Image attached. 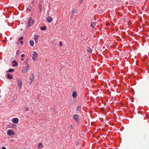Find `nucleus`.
Segmentation results:
<instances>
[{
    "instance_id": "f257e3e1",
    "label": "nucleus",
    "mask_w": 149,
    "mask_h": 149,
    "mask_svg": "<svg viewBox=\"0 0 149 149\" xmlns=\"http://www.w3.org/2000/svg\"><path fill=\"white\" fill-rule=\"evenodd\" d=\"M38 56V55L36 52L34 51L32 53V58L33 60L36 61Z\"/></svg>"
},
{
    "instance_id": "f03ea898",
    "label": "nucleus",
    "mask_w": 149,
    "mask_h": 149,
    "mask_svg": "<svg viewBox=\"0 0 149 149\" xmlns=\"http://www.w3.org/2000/svg\"><path fill=\"white\" fill-rule=\"evenodd\" d=\"M33 22L34 20L32 19V18L31 17L29 18L27 23V27H29L31 26V24H33Z\"/></svg>"
},
{
    "instance_id": "7ed1b4c3",
    "label": "nucleus",
    "mask_w": 149,
    "mask_h": 149,
    "mask_svg": "<svg viewBox=\"0 0 149 149\" xmlns=\"http://www.w3.org/2000/svg\"><path fill=\"white\" fill-rule=\"evenodd\" d=\"M17 82L18 88L19 89H20L22 86V83L21 79H17Z\"/></svg>"
},
{
    "instance_id": "20e7f679",
    "label": "nucleus",
    "mask_w": 149,
    "mask_h": 149,
    "mask_svg": "<svg viewBox=\"0 0 149 149\" xmlns=\"http://www.w3.org/2000/svg\"><path fill=\"white\" fill-rule=\"evenodd\" d=\"M34 79V75L33 74H31L29 77V79L30 81L29 83L30 84H31Z\"/></svg>"
},
{
    "instance_id": "39448f33",
    "label": "nucleus",
    "mask_w": 149,
    "mask_h": 149,
    "mask_svg": "<svg viewBox=\"0 0 149 149\" xmlns=\"http://www.w3.org/2000/svg\"><path fill=\"white\" fill-rule=\"evenodd\" d=\"M7 134L8 136H10L12 135H14L15 134V133L14 131L13 130H8Z\"/></svg>"
},
{
    "instance_id": "423d86ee",
    "label": "nucleus",
    "mask_w": 149,
    "mask_h": 149,
    "mask_svg": "<svg viewBox=\"0 0 149 149\" xmlns=\"http://www.w3.org/2000/svg\"><path fill=\"white\" fill-rule=\"evenodd\" d=\"M40 36L38 35H35L34 36V39L35 41V43L36 44L38 42V38Z\"/></svg>"
},
{
    "instance_id": "0eeeda50",
    "label": "nucleus",
    "mask_w": 149,
    "mask_h": 149,
    "mask_svg": "<svg viewBox=\"0 0 149 149\" xmlns=\"http://www.w3.org/2000/svg\"><path fill=\"white\" fill-rule=\"evenodd\" d=\"M73 118L77 122H78L79 117L78 115L77 114L74 115L73 116Z\"/></svg>"
},
{
    "instance_id": "6e6552de",
    "label": "nucleus",
    "mask_w": 149,
    "mask_h": 149,
    "mask_svg": "<svg viewBox=\"0 0 149 149\" xmlns=\"http://www.w3.org/2000/svg\"><path fill=\"white\" fill-rule=\"evenodd\" d=\"M12 121L14 123H17L19 122V119L16 118H14L12 119Z\"/></svg>"
},
{
    "instance_id": "1a4fd4ad",
    "label": "nucleus",
    "mask_w": 149,
    "mask_h": 149,
    "mask_svg": "<svg viewBox=\"0 0 149 149\" xmlns=\"http://www.w3.org/2000/svg\"><path fill=\"white\" fill-rule=\"evenodd\" d=\"M46 20L48 23H51L52 21V19L51 17L48 16L46 18Z\"/></svg>"
},
{
    "instance_id": "9d476101",
    "label": "nucleus",
    "mask_w": 149,
    "mask_h": 149,
    "mask_svg": "<svg viewBox=\"0 0 149 149\" xmlns=\"http://www.w3.org/2000/svg\"><path fill=\"white\" fill-rule=\"evenodd\" d=\"M29 67L27 66L25 67L22 71V72L25 73L29 69Z\"/></svg>"
},
{
    "instance_id": "9b49d317",
    "label": "nucleus",
    "mask_w": 149,
    "mask_h": 149,
    "mask_svg": "<svg viewBox=\"0 0 149 149\" xmlns=\"http://www.w3.org/2000/svg\"><path fill=\"white\" fill-rule=\"evenodd\" d=\"M12 63H14L13 65V66L14 67L17 66L18 65V63L15 61L13 60L12 61Z\"/></svg>"
},
{
    "instance_id": "f8f14e48",
    "label": "nucleus",
    "mask_w": 149,
    "mask_h": 149,
    "mask_svg": "<svg viewBox=\"0 0 149 149\" xmlns=\"http://www.w3.org/2000/svg\"><path fill=\"white\" fill-rule=\"evenodd\" d=\"M72 96L73 98H76L77 96V92L75 91L74 92L72 93Z\"/></svg>"
},
{
    "instance_id": "ddd939ff",
    "label": "nucleus",
    "mask_w": 149,
    "mask_h": 149,
    "mask_svg": "<svg viewBox=\"0 0 149 149\" xmlns=\"http://www.w3.org/2000/svg\"><path fill=\"white\" fill-rule=\"evenodd\" d=\"M87 51L88 52L91 53L92 52V50L90 48L88 47L87 48Z\"/></svg>"
},
{
    "instance_id": "4468645a",
    "label": "nucleus",
    "mask_w": 149,
    "mask_h": 149,
    "mask_svg": "<svg viewBox=\"0 0 149 149\" xmlns=\"http://www.w3.org/2000/svg\"><path fill=\"white\" fill-rule=\"evenodd\" d=\"M41 6H42V2H40L39 3V9L40 12H41Z\"/></svg>"
},
{
    "instance_id": "2eb2a0df",
    "label": "nucleus",
    "mask_w": 149,
    "mask_h": 149,
    "mask_svg": "<svg viewBox=\"0 0 149 149\" xmlns=\"http://www.w3.org/2000/svg\"><path fill=\"white\" fill-rule=\"evenodd\" d=\"M30 42V45L32 46H33L34 44V42L33 40H30L29 42Z\"/></svg>"
},
{
    "instance_id": "dca6fc26",
    "label": "nucleus",
    "mask_w": 149,
    "mask_h": 149,
    "mask_svg": "<svg viewBox=\"0 0 149 149\" xmlns=\"http://www.w3.org/2000/svg\"><path fill=\"white\" fill-rule=\"evenodd\" d=\"M7 78L10 79H13V77L12 76L9 74H8L7 75Z\"/></svg>"
},
{
    "instance_id": "f3484780",
    "label": "nucleus",
    "mask_w": 149,
    "mask_h": 149,
    "mask_svg": "<svg viewBox=\"0 0 149 149\" xmlns=\"http://www.w3.org/2000/svg\"><path fill=\"white\" fill-rule=\"evenodd\" d=\"M95 25L96 24L95 22H93L91 23V26L93 28H94L95 27Z\"/></svg>"
},
{
    "instance_id": "a211bd4d",
    "label": "nucleus",
    "mask_w": 149,
    "mask_h": 149,
    "mask_svg": "<svg viewBox=\"0 0 149 149\" xmlns=\"http://www.w3.org/2000/svg\"><path fill=\"white\" fill-rule=\"evenodd\" d=\"M43 146L42 145V143H40L39 144L38 146V148L39 149L42 148L43 147Z\"/></svg>"
},
{
    "instance_id": "6ab92c4d",
    "label": "nucleus",
    "mask_w": 149,
    "mask_h": 149,
    "mask_svg": "<svg viewBox=\"0 0 149 149\" xmlns=\"http://www.w3.org/2000/svg\"><path fill=\"white\" fill-rule=\"evenodd\" d=\"M40 29L42 30H45L46 29V28L45 26H44L42 27H41Z\"/></svg>"
},
{
    "instance_id": "aec40b11",
    "label": "nucleus",
    "mask_w": 149,
    "mask_h": 149,
    "mask_svg": "<svg viewBox=\"0 0 149 149\" xmlns=\"http://www.w3.org/2000/svg\"><path fill=\"white\" fill-rule=\"evenodd\" d=\"M14 71V69H13L10 68L8 70V71L6 72H13Z\"/></svg>"
},
{
    "instance_id": "412c9836",
    "label": "nucleus",
    "mask_w": 149,
    "mask_h": 149,
    "mask_svg": "<svg viewBox=\"0 0 149 149\" xmlns=\"http://www.w3.org/2000/svg\"><path fill=\"white\" fill-rule=\"evenodd\" d=\"M77 110L78 111H79L81 109V107L80 106H78L77 108Z\"/></svg>"
},
{
    "instance_id": "4be33fe9",
    "label": "nucleus",
    "mask_w": 149,
    "mask_h": 149,
    "mask_svg": "<svg viewBox=\"0 0 149 149\" xmlns=\"http://www.w3.org/2000/svg\"><path fill=\"white\" fill-rule=\"evenodd\" d=\"M59 45L60 46H62V43L61 41H60L59 42Z\"/></svg>"
},
{
    "instance_id": "5701e85b",
    "label": "nucleus",
    "mask_w": 149,
    "mask_h": 149,
    "mask_svg": "<svg viewBox=\"0 0 149 149\" xmlns=\"http://www.w3.org/2000/svg\"><path fill=\"white\" fill-rule=\"evenodd\" d=\"M25 109L26 111H28L29 110V108L28 107H26L25 108Z\"/></svg>"
},
{
    "instance_id": "b1692460",
    "label": "nucleus",
    "mask_w": 149,
    "mask_h": 149,
    "mask_svg": "<svg viewBox=\"0 0 149 149\" xmlns=\"http://www.w3.org/2000/svg\"><path fill=\"white\" fill-rule=\"evenodd\" d=\"M20 51L19 50H18L16 52L17 54H19Z\"/></svg>"
},
{
    "instance_id": "393cba45",
    "label": "nucleus",
    "mask_w": 149,
    "mask_h": 149,
    "mask_svg": "<svg viewBox=\"0 0 149 149\" xmlns=\"http://www.w3.org/2000/svg\"><path fill=\"white\" fill-rule=\"evenodd\" d=\"M23 37H20L19 38V40H23Z\"/></svg>"
},
{
    "instance_id": "a878e982",
    "label": "nucleus",
    "mask_w": 149,
    "mask_h": 149,
    "mask_svg": "<svg viewBox=\"0 0 149 149\" xmlns=\"http://www.w3.org/2000/svg\"><path fill=\"white\" fill-rule=\"evenodd\" d=\"M20 43L22 45H23V41H20Z\"/></svg>"
},
{
    "instance_id": "bb28decb",
    "label": "nucleus",
    "mask_w": 149,
    "mask_h": 149,
    "mask_svg": "<svg viewBox=\"0 0 149 149\" xmlns=\"http://www.w3.org/2000/svg\"><path fill=\"white\" fill-rule=\"evenodd\" d=\"M83 0H79V3H81L83 1Z\"/></svg>"
},
{
    "instance_id": "cd10ccee",
    "label": "nucleus",
    "mask_w": 149,
    "mask_h": 149,
    "mask_svg": "<svg viewBox=\"0 0 149 149\" xmlns=\"http://www.w3.org/2000/svg\"><path fill=\"white\" fill-rule=\"evenodd\" d=\"M25 55L24 54H22L21 55V56L22 57H23Z\"/></svg>"
},
{
    "instance_id": "c85d7f7f",
    "label": "nucleus",
    "mask_w": 149,
    "mask_h": 149,
    "mask_svg": "<svg viewBox=\"0 0 149 149\" xmlns=\"http://www.w3.org/2000/svg\"><path fill=\"white\" fill-rule=\"evenodd\" d=\"M27 10H28L29 11H31V10H30L29 8H27Z\"/></svg>"
},
{
    "instance_id": "c756f323",
    "label": "nucleus",
    "mask_w": 149,
    "mask_h": 149,
    "mask_svg": "<svg viewBox=\"0 0 149 149\" xmlns=\"http://www.w3.org/2000/svg\"><path fill=\"white\" fill-rule=\"evenodd\" d=\"M2 149H6V148L4 147H3L2 148Z\"/></svg>"
},
{
    "instance_id": "7c9ffc66",
    "label": "nucleus",
    "mask_w": 149,
    "mask_h": 149,
    "mask_svg": "<svg viewBox=\"0 0 149 149\" xmlns=\"http://www.w3.org/2000/svg\"><path fill=\"white\" fill-rule=\"evenodd\" d=\"M34 3V0H33V1L31 2V4H32Z\"/></svg>"
},
{
    "instance_id": "2f4dec72",
    "label": "nucleus",
    "mask_w": 149,
    "mask_h": 149,
    "mask_svg": "<svg viewBox=\"0 0 149 149\" xmlns=\"http://www.w3.org/2000/svg\"><path fill=\"white\" fill-rule=\"evenodd\" d=\"M21 61H23V60H24V58H21Z\"/></svg>"
},
{
    "instance_id": "473e14b6",
    "label": "nucleus",
    "mask_w": 149,
    "mask_h": 149,
    "mask_svg": "<svg viewBox=\"0 0 149 149\" xmlns=\"http://www.w3.org/2000/svg\"><path fill=\"white\" fill-rule=\"evenodd\" d=\"M70 127H71V128L72 129H73V127H72V125H70Z\"/></svg>"
},
{
    "instance_id": "72a5a7b5",
    "label": "nucleus",
    "mask_w": 149,
    "mask_h": 149,
    "mask_svg": "<svg viewBox=\"0 0 149 149\" xmlns=\"http://www.w3.org/2000/svg\"><path fill=\"white\" fill-rule=\"evenodd\" d=\"M73 12H74V10L73 11Z\"/></svg>"
},
{
    "instance_id": "f704fd0d",
    "label": "nucleus",
    "mask_w": 149,
    "mask_h": 149,
    "mask_svg": "<svg viewBox=\"0 0 149 149\" xmlns=\"http://www.w3.org/2000/svg\"><path fill=\"white\" fill-rule=\"evenodd\" d=\"M73 12H74V10L73 11Z\"/></svg>"
}]
</instances>
